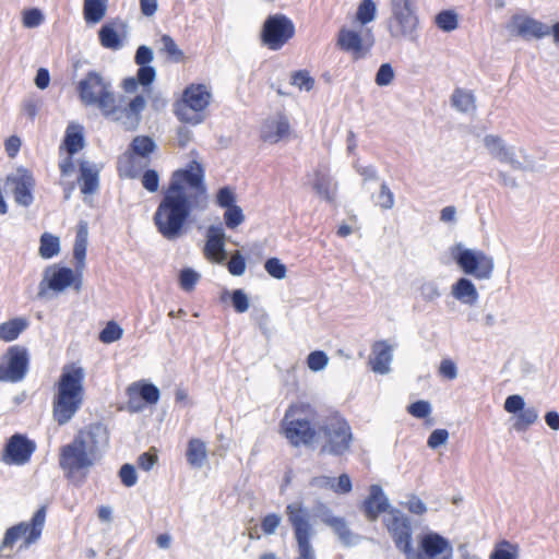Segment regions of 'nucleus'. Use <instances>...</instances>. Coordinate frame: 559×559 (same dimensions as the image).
<instances>
[{
  "instance_id": "obj_24",
  "label": "nucleus",
  "mask_w": 559,
  "mask_h": 559,
  "mask_svg": "<svg viewBox=\"0 0 559 559\" xmlns=\"http://www.w3.org/2000/svg\"><path fill=\"white\" fill-rule=\"evenodd\" d=\"M367 35L370 37V41L365 46L362 37L358 32L342 27L337 35V46L343 51L352 52L356 60L364 58L374 43L370 31L367 32Z\"/></svg>"
},
{
  "instance_id": "obj_56",
  "label": "nucleus",
  "mask_w": 559,
  "mask_h": 559,
  "mask_svg": "<svg viewBox=\"0 0 559 559\" xmlns=\"http://www.w3.org/2000/svg\"><path fill=\"white\" fill-rule=\"evenodd\" d=\"M236 202V194L229 187H223L217 191L216 203L223 209L231 207Z\"/></svg>"
},
{
  "instance_id": "obj_53",
  "label": "nucleus",
  "mask_w": 559,
  "mask_h": 559,
  "mask_svg": "<svg viewBox=\"0 0 559 559\" xmlns=\"http://www.w3.org/2000/svg\"><path fill=\"white\" fill-rule=\"evenodd\" d=\"M329 362L328 355L322 350H314L308 355L307 364L310 370L320 371L325 368Z\"/></svg>"
},
{
  "instance_id": "obj_54",
  "label": "nucleus",
  "mask_w": 559,
  "mask_h": 559,
  "mask_svg": "<svg viewBox=\"0 0 559 559\" xmlns=\"http://www.w3.org/2000/svg\"><path fill=\"white\" fill-rule=\"evenodd\" d=\"M407 412L418 419H424L431 414V405L428 401L418 400L407 406Z\"/></svg>"
},
{
  "instance_id": "obj_20",
  "label": "nucleus",
  "mask_w": 559,
  "mask_h": 559,
  "mask_svg": "<svg viewBox=\"0 0 559 559\" xmlns=\"http://www.w3.org/2000/svg\"><path fill=\"white\" fill-rule=\"evenodd\" d=\"M287 418L288 412L282 420L281 426L290 444L294 447L312 444L317 436V429L306 418H295L290 420H287Z\"/></svg>"
},
{
  "instance_id": "obj_30",
  "label": "nucleus",
  "mask_w": 559,
  "mask_h": 559,
  "mask_svg": "<svg viewBox=\"0 0 559 559\" xmlns=\"http://www.w3.org/2000/svg\"><path fill=\"white\" fill-rule=\"evenodd\" d=\"M373 357L370 358L371 369L380 374L390 371L392 360V348L385 341L376 342L372 346Z\"/></svg>"
},
{
  "instance_id": "obj_42",
  "label": "nucleus",
  "mask_w": 559,
  "mask_h": 559,
  "mask_svg": "<svg viewBox=\"0 0 559 559\" xmlns=\"http://www.w3.org/2000/svg\"><path fill=\"white\" fill-rule=\"evenodd\" d=\"M519 552L520 547L518 544L503 539L496 544L489 559H518Z\"/></svg>"
},
{
  "instance_id": "obj_52",
  "label": "nucleus",
  "mask_w": 559,
  "mask_h": 559,
  "mask_svg": "<svg viewBox=\"0 0 559 559\" xmlns=\"http://www.w3.org/2000/svg\"><path fill=\"white\" fill-rule=\"evenodd\" d=\"M394 80V69L391 63H382L374 76V82L378 86H388Z\"/></svg>"
},
{
  "instance_id": "obj_34",
  "label": "nucleus",
  "mask_w": 559,
  "mask_h": 559,
  "mask_svg": "<svg viewBox=\"0 0 559 559\" xmlns=\"http://www.w3.org/2000/svg\"><path fill=\"white\" fill-rule=\"evenodd\" d=\"M186 459L192 468H202L207 459L206 444L199 438H192L188 442Z\"/></svg>"
},
{
  "instance_id": "obj_45",
  "label": "nucleus",
  "mask_w": 559,
  "mask_h": 559,
  "mask_svg": "<svg viewBox=\"0 0 559 559\" xmlns=\"http://www.w3.org/2000/svg\"><path fill=\"white\" fill-rule=\"evenodd\" d=\"M377 15V4L373 0H361L356 12V20L366 25L372 22Z\"/></svg>"
},
{
  "instance_id": "obj_58",
  "label": "nucleus",
  "mask_w": 559,
  "mask_h": 559,
  "mask_svg": "<svg viewBox=\"0 0 559 559\" xmlns=\"http://www.w3.org/2000/svg\"><path fill=\"white\" fill-rule=\"evenodd\" d=\"M377 204L383 210H390L394 205V194L386 182H382L380 186Z\"/></svg>"
},
{
  "instance_id": "obj_13",
  "label": "nucleus",
  "mask_w": 559,
  "mask_h": 559,
  "mask_svg": "<svg viewBox=\"0 0 559 559\" xmlns=\"http://www.w3.org/2000/svg\"><path fill=\"white\" fill-rule=\"evenodd\" d=\"M29 355L25 347L20 345L11 346L0 359V381L20 382L28 370Z\"/></svg>"
},
{
  "instance_id": "obj_36",
  "label": "nucleus",
  "mask_w": 559,
  "mask_h": 559,
  "mask_svg": "<svg viewBox=\"0 0 559 559\" xmlns=\"http://www.w3.org/2000/svg\"><path fill=\"white\" fill-rule=\"evenodd\" d=\"M450 102L451 106L460 112L466 114L476 110V98L472 91L456 87L451 95Z\"/></svg>"
},
{
  "instance_id": "obj_39",
  "label": "nucleus",
  "mask_w": 559,
  "mask_h": 559,
  "mask_svg": "<svg viewBox=\"0 0 559 559\" xmlns=\"http://www.w3.org/2000/svg\"><path fill=\"white\" fill-rule=\"evenodd\" d=\"M61 251L60 238L53 234L45 231L39 239L38 254L45 260L52 259Z\"/></svg>"
},
{
  "instance_id": "obj_31",
  "label": "nucleus",
  "mask_w": 559,
  "mask_h": 559,
  "mask_svg": "<svg viewBox=\"0 0 559 559\" xmlns=\"http://www.w3.org/2000/svg\"><path fill=\"white\" fill-rule=\"evenodd\" d=\"M80 186L84 194H94L99 188V167L87 160L80 164Z\"/></svg>"
},
{
  "instance_id": "obj_6",
  "label": "nucleus",
  "mask_w": 559,
  "mask_h": 559,
  "mask_svg": "<svg viewBox=\"0 0 559 559\" xmlns=\"http://www.w3.org/2000/svg\"><path fill=\"white\" fill-rule=\"evenodd\" d=\"M82 287V273H76L67 266L60 264L48 265L38 284L37 297L39 299H49L52 295H59L68 288H74L80 292Z\"/></svg>"
},
{
  "instance_id": "obj_9",
  "label": "nucleus",
  "mask_w": 559,
  "mask_h": 559,
  "mask_svg": "<svg viewBox=\"0 0 559 559\" xmlns=\"http://www.w3.org/2000/svg\"><path fill=\"white\" fill-rule=\"evenodd\" d=\"M285 513L297 542L298 556L296 559H316L310 542L313 530L309 522L308 510L301 503H289L285 508Z\"/></svg>"
},
{
  "instance_id": "obj_62",
  "label": "nucleus",
  "mask_w": 559,
  "mask_h": 559,
  "mask_svg": "<svg viewBox=\"0 0 559 559\" xmlns=\"http://www.w3.org/2000/svg\"><path fill=\"white\" fill-rule=\"evenodd\" d=\"M420 296L425 301H433L440 297L438 285L435 282H425L419 287Z\"/></svg>"
},
{
  "instance_id": "obj_35",
  "label": "nucleus",
  "mask_w": 559,
  "mask_h": 559,
  "mask_svg": "<svg viewBox=\"0 0 559 559\" xmlns=\"http://www.w3.org/2000/svg\"><path fill=\"white\" fill-rule=\"evenodd\" d=\"M325 524L333 528L344 546L350 547L358 544L360 537L348 528L343 518H329L325 520Z\"/></svg>"
},
{
  "instance_id": "obj_11",
  "label": "nucleus",
  "mask_w": 559,
  "mask_h": 559,
  "mask_svg": "<svg viewBox=\"0 0 559 559\" xmlns=\"http://www.w3.org/2000/svg\"><path fill=\"white\" fill-rule=\"evenodd\" d=\"M79 97L86 106H95L103 114L114 102L111 84L98 72H88L78 86Z\"/></svg>"
},
{
  "instance_id": "obj_2",
  "label": "nucleus",
  "mask_w": 559,
  "mask_h": 559,
  "mask_svg": "<svg viewBox=\"0 0 559 559\" xmlns=\"http://www.w3.org/2000/svg\"><path fill=\"white\" fill-rule=\"evenodd\" d=\"M205 170L193 158L186 167L177 169V238L188 231V224L193 209L204 210L207 204Z\"/></svg>"
},
{
  "instance_id": "obj_59",
  "label": "nucleus",
  "mask_w": 559,
  "mask_h": 559,
  "mask_svg": "<svg viewBox=\"0 0 559 559\" xmlns=\"http://www.w3.org/2000/svg\"><path fill=\"white\" fill-rule=\"evenodd\" d=\"M524 397L519 394L509 395L504 401V411L509 414L518 415L525 407Z\"/></svg>"
},
{
  "instance_id": "obj_7",
  "label": "nucleus",
  "mask_w": 559,
  "mask_h": 559,
  "mask_svg": "<svg viewBox=\"0 0 559 559\" xmlns=\"http://www.w3.org/2000/svg\"><path fill=\"white\" fill-rule=\"evenodd\" d=\"M211 98L212 94L204 84L189 85L182 92L181 98L177 99V119L191 126L202 123Z\"/></svg>"
},
{
  "instance_id": "obj_61",
  "label": "nucleus",
  "mask_w": 559,
  "mask_h": 559,
  "mask_svg": "<svg viewBox=\"0 0 559 559\" xmlns=\"http://www.w3.org/2000/svg\"><path fill=\"white\" fill-rule=\"evenodd\" d=\"M405 508L413 514L423 515L427 512L426 503L416 495H409L404 503Z\"/></svg>"
},
{
  "instance_id": "obj_63",
  "label": "nucleus",
  "mask_w": 559,
  "mask_h": 559,
  "mask_svg": "<svg viewBox=\"0 0 559 559\" xmlns=\"http://www.w3.org/2000/svg\"><path fill=\"white\" fill-rule=\"evenodd\" d=\"M44 21V15L38 9H29L23 13V25L26 27H36Z\"/></svg>"
},
{
  "instance_id": "obj_25",
  "label": "nucleus",
  "mask_w": 559,
  "mask_h": 559,
  "mask_svg": "<svg viewBox=\"0 0 559 559\" xmlns=\"http://www.w3.org/2000/svg\"><path fill=\"white\" fill-rule=\"evenodd\" d=\"M392 509L383 488L378 484L369 487V495L360 506L361 512L369 521H376L381 513L389 512Z\"/></svg>"
},
{
  "instance_id": "obj_41",
  "label": "nucleus",
  "mask_w": 559,
  "mask_h": 559,
  "mask_svg": "<svg viewBox=\"0 0 559 559\" xmlns=\"http://www.w3.org/2000/svg\"><path fill=\"white\" fill-rule=\"evenodd\" d=\"M539 413L535 406H526L515 416L513 429L518 432H524L530 426L538 419Z\"/></svg>"
},
{
  "instance_id": "obj_16",
  "label": "nucleus",
  "mask_w": 559,
  "mask_h": 559,
  "mask_svg": "<svg viewBox=\"0 0 559 559\" xmlns=\"http://www.w3.org/2000/svg\"><path fill=\"white\" fill-rule=\"evenodd\" d=\"M155 148V143L148 136H136L131 143L132 153L124 155L119 162V173L128 178H136L146 163L141 164L139 158L147 157Z\"/></svg>"
},
{
  "instance_id": "obj_5",
  "label": "nucleus",
  "mask_w": 559,
  "mask_h": 559,
  "mask_svg": "<svg viewBox=\"0 0 559 559\" xmlns=\"http://www.w3.org/2000/svg\"><path fill=\"white\" fill-rule=\"evenodd\" d=\"M319 431L324 438L320 454L343 456L349 452L354 436L350 425L340 413L330 416L319 427Z\"/></svg>"
},
{
  "instance_id": "obj_22",
  "label": "nucleus",
  "mask_w": 559,
  "mask_h": 559,
  "mask_svg": "<svg viewBox=\"0 0 559 559\" xmlns=\"http://www.w3.org/2000/svg\"><path fill=\"white\" fill-rule=\"evenodd\" d=\"M129 396L128 407L132 412H139L143 408L144 404H155L159 400V390L144 381H139L130 384L127 389Z\"/></svg>"
},
{
  "instance_id": "obj_51",
  "label": "nucleus",
  "mask_w": 559,
  "mask_h": 559,
  "mask_svg": "<svg viewBox=\"0 0 559 559\" xmlns=\"http://www.w3.org/2000/svg\"><path fill=\"white\" fill-rule=\"evenodd\" d=\"M229 297H230L231 305L236 312L243 313L249 309L250 301H249L247 294L242 289H240V288L234 289L230 293Z\"/></svg>"
},
{
  "instance_id": "obj_15",
  "label": "nucleus",
  "mask_w": 559,
  "mask_h": 559,
  "mask_svg": "<svg viewBox=\"0 0 559 559\" xmlns=\"http://www.w3.org/2000/svg\"><path fill=\"white\" fill-rule=\"evenodd\" d=\"M509 29L512 34L530 40L532 38L540 39L549 34L552 35L554 41L559 44V21L554 23L551 26L528 16L514 14L511 17V25Z\"/></svg>"
},
{
  "instance_id": "obj_46",
  "label": "nucleus",
  "mask_w": 559,
  "mask_h": 559,
  "mask_svg": "<svg viewBox=\"0 0 559 559\" xmlns=\"http://www.w3.org/2000/svg\"><path fill=\"white\" fill-rule=\"evenodd\" d=\"M123 335V329L115 321H109L99 333V341L104 344H110L119 341Z\"/></svg>"
},
{
  "instance_id": "obj_49",
  "label": "nucleus",
  "mask_w": 559,
  "mask_h": 559,
  "mask_svg": "<svg viewBox=\"0 0 559 559\" xmlns=\"http://www.w3.org/2000/svg\"><path fill=\"white\" fill-rule=\"evenodd\" d=\"M290 83L300 90L309 92L314 86V79L310 76L307 70H298L292 74Z\"/></svg>"
},
{
  "instance_id": "obj_55",
  "label": "nucleus",
  "mask_w": 559,
  "mask_h": 559,
  "mask_svg": "<svg viewBox=\"0 0 559 559\" xmlns=\"http://www.w3.org/2000/svg\"><path fill=\"white\" fill-rule=\"evenodd\" d=\"M246 258L238 250L234 252L227 263L228 272L234 276H241L246 272Z\"/></svg>"
},
{
  "instance_id": "obj_37",
  "label": "nucleus",
  "mask_w": 559,
  "mask_h": 559,
  "mask_svg": "<svg viewBox=\"0 0 559 559\" xmlns=\"http://www.w3.org/2000/svg\"><path fill=\"white\" fill-rule=\"evenodd\" d=\"M85 145L83 128L80 124L71 123L67 128L63 146L69 155H74Z\"/></svg>"
},
{
  "instance_id": "obj_14",
  "label": "nucleus",
  "mask_w": 559,
  "mask_h": 559,
  "mask_svg": "<svg viewBox=\"0 0 559 559\" xmlns=\"http://www.w3.org/2000/svg\"><path fill=\"white\" fill-rule=\"evenodd\" d=\"M389 514L390 516L384 521L388 532L395 547L409 558L414 555L412 521L409 516L396 508H392Z\"/></svg>"
},
{
  "instance_id": "obj_1",
  "label": "nucleus",
  "mask_w": 559,
  "mask_h": 559,
  "mask_svg": "<svg viewBox=\"0 0 559 559\" xmlns=\"http://www.w3.org/2000/svg\"><path fill=\"white\" fill-rule=\"evenodd\" d=\"M109 436L100 424L90 425L80 430L74 439L60 449L59 464L66 477L82 484L90 469L100 459L102 450L108 444Z\"/></svg>"
},
{
  "instance_id": "obj_38",
  "label": "nucleus",
  "mask_w": 559,
  "mask_h": 559,
  "mask_svg": "<svg viewBox=\"0 0 559 559\" xmlns=\"http://www.w3.org/2000/svg\"><path fill=\"white\" fill-rule=\"evenodd\" d=\"M28 326V320L25 318H14L0 324V340L12 342Z\"/></svg>"
},
{
  "instance_id": "obj_26",
  "label": "nucleus",
  "mask_w": 559,
  "mask_h": 559,
  "mask_svg": "<svg viewBox=\"0 0 559 559\" xmlns=\"http://www.w3.org/2000/svg\"><path fill=\"white\" fill-rule=\"evenodd\" d=\"M447 550L452 551L450 542L436 532L423 534L419 540V551L423 557H438Z\"/></svg>"
},
{
  "instance_id": "obj_32",
  "label": "nucleus",
  "mask_w": 559,
  "mask_h": 559,
  "mask_svg": "<svg viewBox=\"0 0 559 559\" xmlns=\"http://www.w3.org/2000/svg\"><path fill=\"white\" fill-rule=\"evenodd\" d=\"M452 296L464 305L474 306L479 298L474 283L467 277H460L451 289Z\"/></svg>"
},
{
  "instance_id": "obj_40",
  "label": "nucleus",
  "mask_w": 559,
  "mask_h": 559,
  "mask_svg": "<svg viewBox=\"0 0 559 559\" xmlns=\"http://www.w3.org/2000/svg\"><path fill=\"white\" fill-rule=\"evenodd\" d=\"M108 0H84L83 13L87 23L100 22L107 12Z\"/></svg>"
},
{
  "instance_id": "obj_43",
  "label": "nucleus",
  "mask_w": 559,
  "mask_h": 559,
  "mask_svg": "<svg viewBox=\"0 0 559 559\" xmlns=\"http://www.w3.org/2000/svg\"><path fill=\"white\" fill-rule=\"evenodd\" d=\"M436 25L443 32H452L459 26V16L453 10H442L435 17Z\"/></svg>"
},
{
  "instance_id": "obj_3",
  "label": "nucleus",
  "mask_w": 559,
  "mask_h": 559,
  "mask_svg": "<svg viewBox=\"0 0 559 559\" xmlns=\"http://www.w3.org/2000/svg\"><path fill=\"white\" fill-rule=\"evenodd\" d=\"M85 370L79 364H69L62 368L52 401L53 420L63 426L68 424L84 402Z\"/></svg>"
},
{
  "instance_id": "obj_27",
  "label": "nucleus",
  "mask_w": 559,
  "mask_h": 559,
  "mask_svg": "<svg viewBox=\"0 0 559 559\" xmlns=\"http://www.w3.org/2000/svg\"><path fill=\"white\" fill-rule=\"evenodd\" d=\"M290 126L287 117L283 114L277 119H267L261 128V139L264 142L277 143L288 136Z\"/></svg>"
},
{
  "instance_id": "obj_8",
  "label": "nucleus",
  "mask_w": 559,
  "mask_h": 559,
  "mask_svg": "<svg viewBox=\"0 0 559 559\" xmlns=\"http://www.w3.org/2000/svg\"><path fill=\"white\" fill-rule=\"evenodd\" d=\"M450 252L464 274L472 275L477 280H489L492 276L493 258L483 250L468 249L457 242L451 247Z\"/></svg>"
},
{
  "instance_id": "obj_47",
  "label": "nucleus",
  "mask_w": 559,
  "mask_h": 559,
  "mask_svg": "<svg viewBox=\"0 0 559 559\" xmlns=\"http://www.w3.org/2000/svg\"><path fill=\"white\" fill-rule=\"evenodd\" d=\"M99 39L104 47L118 49L121 45L117 31L109 25H104L99 29Z\"/></svg>"
},
{
  "instance_id": "obj_19",
  "label": "nucleus",
  "mask_w": 559,
  "mask_h": 559,
  "mask_svg": "<svg viewBox=\"0 0 559 559\" xmlns=\"http://www.w3.org/2000/svg\"><path fill=\"white\" fill-rule=\"evenodd\" d=\"M34 186L35 180L32 174L23 168L10 174L4 182L7 193L13 194L15 202L22 206L32 204Z\"/></svg>"
},
{
  "instance_id": "obj_23",
  "label": "nucleus",
  "mask_w": 559,
  "mask_h": 559,
  "mask_svg": "<svg viewBox=\"0 0 559 559\" xmlns=\"http://www.w3.org/2000/svg\"><path fill=\"white\" fill-rule=\"evenodd\" d=\"M34 450L35 445L33 442L21 435H14L4 448L2 461L5 464H24L29 460Z\"/></svg>"
},
{
  "instance_id": "obj_60",
  "label": "nucleus",
  "mask_w": 559,
  "mask_h": 559,
  "mask_svg": "<svg viewBox=\"0 0 559 559\" xmlns=\"http://www.w3.org/2000/svg\"><path fill=\"white\" fill-rule=\"evenodd\" d=\"M449 439V431L443 428L435 429L428 437L427 445L430 449H438Z\"/></svg>"
},
{
  "instance_id": "obj_10",
  "label": "nucleus",
  "mask_w": 559,
  "mask_h": 559,
  "mask_svg": "<svg viewBox=\"0 0 559 559\" xmlns=\"http://www.w3.org/2000/svg\"><path fill=\"white\" fill-rule=\"evenodd\" d=\"M296 33L294 22L283 13L270 14L260 31L261 45L272 51L282 49Z\"/></svg>"
},
{
  "instance_id": "obj_4",
  "label": "nucleus",
  "mask_w": 559,
  "mask_h": 559,
  "mask_svg": "<svg viewBox=\"0 0 559 559\" xmlns=\"http://www.w3.org/2000/svg\"><path fill=\"white\" fill-rule=\"evenodd\" d=\"M148 93L143 90L141 93L138 91L134 94L124 92L118 99L114 97V102L108 105L103 116L120 124L127 131H134L140 126L142 112L146 107L145 95Z\"/></svg>"
},
{
  "instance_id": "obj_28",
  "label": "nucleus",
  "mask_w": 559,
  "mask_h": 559,
  "mask_svg": "<svg viewBox=\"0 0 559 559\" xmlns=\"http://www.w3.org/2000/svg\"><path fill=\"white\" fill-rule=\"evenodd\" d=\"M312 189L328 203H334L336 200L337 185L333 177L325 170L316 169L313 173Z\"/></svg>"
},
{
  "instance_id": "obj_29",
  "label": "nucleus",
  "mask_w": 559,
  "mask_h": 559,
  "mask_svg": "<svg viewBox=\"0 0 559 559\" xmlns=\"http://www.w3.org/2000/svg\"><path fill=\"white\" fill-rule=\"evenodd\" d=\"M88 243V226L86 222H80L76 228V236L73 246V258L75 260L76 273H83L85 269V257Z\"/></svg>"
},
{
  "instance_id": "obj_44",
  "label": "nucleus",
  "mask_w": 559,
  "mask_h": 559,
  "mask_svg": "<svg viewBox=\"0 0 559 559\" xmlns=\"http://www.w3.org/2000/svg\"><path fill=\"white\" fill-rule=\"evenodd\" d=\"M177 280L181 289L190 293L201 280V274L191 267H183L179 271Z\"/></svg>"
},
{
  "instance_id": "obj_48",
  "label": "nucleus",
  "mask_w": 559,
  "mask_h": 559,
  "mask_svg": "<svg viewBox=\"0 0 559 559\" xmlns=\"http://www.w3.org/2000/svg\"><path fill=\"white\" fill-rule=\"evenodd\" d=\"M264 269L270 276L275 280H283L286 277L287 267L286 265L275 257L266 259L264 262Z\"/></svg>"
},
{
  "instance_id": "obj_50",
  "label": "nucleus",
  "mask_w": 559,
  "mask_h": 559,
  "mask_svg": "<svg viewBox=\"0 0 559 559\" xmlns=\"http://www.w3.org/2000/svg\"><path fill=\"white\" fill-rule=\"evenodd\" d=\"M245 221V215L240 206L234 205L227 207L224 213V222L230 229H235Z\"/></svg>"
},
{
  "instance_id": "obj_21",
  "label": "nucleus",
  "mask_w": 559,
  "mask_h": 559,
  "mask_svg": "<svg viewBox=\"0 0 559 559\" xmlns=\"http://www.w3.org/2000/svg\"><path fill=\"white\" fill-rule=\"evenodd\" d=\"M484 145L488 150L489 154L498 159L500 163L509 164L513 169L516 170H534V166L524 165L515 158V153L512 147L507 146L504 140L495 134H487L484 138Z\"/></svg>"
},
{
  "instance_id": "obj_64",
  "label": "nucleus",
  "mask_w": 559,
  "mask_h": 559,
  "mask_svg": "<svg viewBox=\"0 0 559 559\" xmlns=\"http://www.w3.org/2000/svg\"><path fill=\"white\" fill-rule=\"evenodd\" d=\"M119 476L124 486L131 487L136 484L138 477L133 465L124 464L121 466Z\"/></svg>"
},
{
  "instance_id": "obj_12",
  "label": "nucleus",
  "mask_w": 559,
  "mask_h": 559,
  "mask_svg": "<svg viewBox=\"0 0 559 559\" xmlns=\"http://www.w3.org/2000/svg\"><path fill=\"white\" fill-rule=\"evenodd\" d=\"M154 52L147 46H140L135 52L134 61L139 66L135 76H129L123 79L121 87L127 94H134L140 87L144 92H151V85L155 81L156 70L151 67L150 63L153 61Z\"/></svg>"
},
{
  "instance_id": "obj_18",
  "label": "nucleus",
  "mask_w": 559,
  "mask_h": 559,
  "mask_svg": "<svg viewBox=\"0 0 559 559\" xmlns=\"http://www.w3.org/2000/svg\"><path fill=\"white\" fill-rule=\"evenodd\" d=\"M391 13L388 26L391 37L416 40L419 25L416 8L391 9Z\"/></svg>"
},
{
  "instance_id": "obj_57",
  "label": "nucleus",
  "mask_w": 559,
  "mask_h": 559,
  "mask_svg": "<svg viewBox=\"0 0 559 559\" xmlns=\"http://www.w3.org/2000/svg\"><path fill=\"white\" fill-rule=\"evenodd\" d=\"M282 522V516L277 513H269L261 520V528L265 535H273Z\"/></svg>"
},
{
  "instance_id": "obj_33",
  "label": "nucleus",
  "mask_w": 559,
  "mask_h": 559,
  "mask_svg": "<svg viewBox=\"0 0 559 559\" xmlns=\"http://www.w3.org/2000/svg\"><path fill=\"white\" fill-rule=\"evenodd\" d=\"M226 235L223 226L211 225L206 230V242L204 247V254L211 259L214 253L221 252L226 255L225 250Z\"/></svg>"
},
{
  "instance_id": "obj_17",
  "label": "nucleus",
  "mask_w": 559,
  "mask_h": 559,
  "mask_svg": "<svg viewBox=\"0 0 559 559\" xmlns=\"http://www.w3.org/2000/svg\"><path fill=\"white\" fill-rule=\"evenodd\" d=\"M157 230L168 240L175 239V173L153 217Z\"/></svg>"
}]
</instances>
